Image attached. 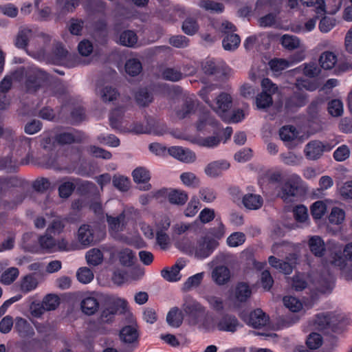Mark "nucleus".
I'll use <instances>...</instances> for the list:
<instances>
[{"label": "nucleus", "mask_w": 352, "mask_h": 352, "mask_svg": "<svg viewBox=\"0 0 352 352\" xmlns=\"http://www.w3.org/2000/svg\"><path fill=\"white\" fill-rule=\"evenodd\" d=\"M47 80V74L34 66L21 67L11 76H6L0 82V94H6L10 89L12 80L21 82L27 92H34Z\"/></svg>", "instance_id": "obj_1"}, {"label": "nucleus", "mask_w": 352, "mask_h": 352, "mask_svg": "<svg viewBox=\"0 0 352 352\" xmlns=\"http://www.w3.org/2000/svg\"><path fill=\"white\" fill-rule=\"evenodd\" d=\"M127 308V302L124 298L116 296L107 297L104 305L93 324L92 331L97 335L108 334L111 330V326L115 322L116 315L124 314Z\"/></svg>", "instance_id": "obj_2"}, {"label": "nucleus", "mask_w": 352, "mask_h": 352, "mask_svg": "<svg viewBox=\"0 0 352 352\" xmlns=\"http://www.w3.org/2000/svg\"><path fill=\"white\" fill-rule=\"evenodd\" d=\"M329 256L328 260L323 264L324 267L338 268L342 276L346 280H352V242L347 243L342 256V245L336 241H330L328 246Z\"/></svg>", "instance_id": "obj_3"}, {"label": "nucleus", "mask_w": 352, "mask_h": 352, "mask_svg": "<svg viewBox=\"0 0 352 352\" xmlns=\"http://www.w3.org/2000/svg\"><path fill=\"white\" fill-rule=\"evenodd\" d=\"M309 283L305 280L303 274H297L292 279V287L296 291H301L308 287L313 295L330 292L333 287V278L328 272L327 275H311L308 277Z\"/></svg>", "instance_id": "obj_4"}, {"label": "nucleus", "mask_w": 352, "mask_h": 352, "mask_svg": "<svg viewBox=\"0 0 352 352\" xmlns=\"http://www.w3.org/2000/svg\"><path fill=\"white\" fill-rule=\"evenodd\" d=\"M214 89V86L206 87L200 91L199 95L223 120H227L228 118V111L230 110L232 105V97L229 94L222 92L217 95L212 102L210 98H212V92Z\"/></svg>", "instance_id": "obj_5"}, {"label": "nucleus", "mask_w": 352, "mask_h": 352, "mask_svg": "<svg viewBox=\"0 0 352 352\" xmlns=\"http://www.w3.org/2000/svg\"><path fill=\"white\" fill-rule=\"evenodd\" d=\"M315 324L318 329H330L334 333H339L344 330L346 321L341 315L333 313H322L317 315Z\"/></svg>", "instance_id": "obj_6"}, {"label": "nucleus", "mask_w": 352, "mask_h": 352, "mask_svg": "<svg viewBox=\"0 0 352 352\" xmlns=\"http://www.w3.org/2000/svg\"><path fill=\"white\" fill-rule=\"evenodd\" d=\"M218 245L219 242L216 239L205 236L197 241L195 248L186 249L185 251L199 259H204L208 257Z\"/></svg>", "instance_id": "obj_7"}, {"label": "nucleus", "mask_w": 352, "mask_h": 352, "mask_svg": "<svg viewBox=\"0 0 352 352\" xmlns=\"http://www.w3.org/2000/svg\"><path fill=\"white\" fill-rule=\"evenodd\" d=\"M182 311L188 323L195 326L198 323L199 316L206 312V307L195 299L187 298L182 305Z\"/></svg>", "instance_id": "obj_8"}, {"label": "nucleus", "mask_w": 352, "mask_h": 352, "mask_svg": "<svg viewBox=\"0 0 352 352\" xmlns=\"http://www.w3.org/2000/svg\"><path fill=\"white\" fill-rule=\"evenodd\" d=\"M40 248L45 252L69 250L67 241L63 239H54L52 234L45 232L38 238Z\"/></svg>", "instance_id": "obj_9"}, {"label": "nucleus", "mask_w": 352, "mask_h": 352, "mask_svg": "<svg viewBox=\"0 0 352 352\" xmlns=\"http://www.w3.org/2000/svg\"><path fill=\"white\" fill-rule=\"evenodd\" d=\"M333 146L334 144H331L329 142L314 140L305 145L304 153L308 160H316L322 155L324 152L331 151Z\"/></svg>", "instance_id": "obj_10"}, {"label": "nucleus", "mask_w": 352, "mask_h": 352, "mask_svg": "<svg viewBox=\"0 0 352 352\" xmlns=\"http://www.w3.org/2000/svg\"><path fill=\"white\" fill-rule=\"evenodd\" d=\"M202 70L207 75H214L217 77L227 76L230 73V69L220 60H206L202 63Z\"/></svg>", "instance_id": "obj_11"}, {"label": "nucleus", "mask_w": 352, "mask_h": 352, "mask_svg": "<svg viewBox=\"0 0 352 352\" xmlns=\"http://www.w3.org/2000/svg\"><path fill=\"white\" fill-rule=\"evenodd\" d=\"M94 184L87 181H81L78 179H70L62 182L58 188L59 195L63 198L69 197L75 187L82 190H90Z\"/></svg>", "instance_id": "obj_12"}, {"label": "nucleus", "mask_w": 352, "mask_h": 352, "mask_svg": "<svg viewBox=\"0 0 352 352\" xmlns=\"http://www.w3.org/2000/svg\"><path fill=\"white\" fill-rule=\"evenodd\" d=\"M78 241L84 247H87L92 243L98 242L100 240L96 232V230L92 226L84 224L82 225L77 234Z\"/></svg>", "instance_id": "obj_13"}, {"label": "nucleus", "mask_w": 352, "mask_h": 352, "mask_svg": "<svg viewBox=\"0 0 352 352\" xmlns=\"http://www.w3.org/2000/svg\"><path fill=\"white\" fill-rule=\"evenodd\" d=\"M230 167L226 160H218L209 162L204 168V173L210 178H217Z\"/></svg>", "instance_id": "obj_14"}, {"label": "nucleus", "mask_w": 352, "mask_h": 352, "mask_svg": "<svg viewBox=\"0 0 352 352\" xmlns=\"http://www.w3.org/2000/svg\"><path fill=\"white\" fill-rule=\"evenodd\" d=\"M186 265V261L179 259L176 263L170 267H165L161 271L162 278L168 282H177L182 278L180 271Z\"/></svg>", "instance_id": "obj_15"}, {"label": "nucleus", "mask_w": 352, "mask_h": 352, "mask_svg": "<svg viewBox=\"0 0 352 352\" xmlns=\"http://www.w3.org/2000/svg\"><path fill=\"white\" fill-rule=\"evenodd\" d=\"M132 176L140 190L147 191L151 188V185L149 184L151 174L146 168L144 167L136 168L132 172Z\"/></svg>", "instance_id": "obj_16"}, {"label": "nucleus", "mask_w": 352, "mask_h": 352, "mask_svg": "<svg viewBox=\"0 0 352 352\" xmlns=\"http://www.w3.org/2000/svg\"><path fill=\"white\" fill-rule=\"evenodd\" d=\"M280 137L287 146H294L302 142L299 131L292 126H285L280 129Z\"/></svg>", "instance_id": "obj_17"}, {"label": "nucleus", "mask_w": 352, "mask_h": 352, "mask_svg": "<svg viewBox=\"0 0 352 352\" xmlns=\"http://www.w3.org/2000/svg\"><path fill=\"white\" fill-rule=\"evenodd\" d=\"M217 330L226 332L234 333L240 326V324L234 316L225 314L218 317Z\"/></svg>", "instance_id": "obj_18"}, {"label": "nucleus", "mask_w": 352, "mask_h": 352, "mask_svg": "<svg viewBox=\"0 0 352 352\" xmlns=\"http://www.w3.org/2000/svg\"><path fill=\"white\" fill-rule=\"evenodd\" d=\"M168 153L173 157L186 163H191L196 160V155L193 151L181 146H171L168 148Z\"/></svg>", "instance_id": "obj_19"}, {"label": "nucleus", "mask_w": 352, "mask_h": 352, "mask_svg": "<svg viewBox=\"0 0 352 352\" xmlns=\"http://www.w3.org/2000/svg\"><path fill=\"white\" fill-rule=\"evenodd\" d=\"M269 322V318L260 309L252 311L248 319V324L254 328H261Z\"/></svg>", "instance_id": "obj_20"}, {"label": "nucleus", "mask_w": 352, "mask_h": 352, "mask_svg": "<svg viewBox=\"0 0 352 352\" xmlns=\"http://www.w3.org/2000/svg\"><path fill=\"white\" fill-rule=\"evenodd\" d=\"M80 308L85 314L91 316L98 310L99 302L93 295L86 296L80 302Z\"/></svg>", "instance_id": "obj_21"}, {"label": "nucleus", "mask_w": 352, "mask_h": 352, "mask_svg": "<svg viewBox=\"0 0 352 352\" xmlns=\"http://www.w3.org/2000/svg\"><path fill=\"white\" fill-rule=\"evenodd\" d=\"M308 246L311 252L317 257L324 256L326 248L323 239L319 236H311L308 241Z\"/></svg>", "instance_id": "obj_22"}, {"label": "nucleus", "mask_w": 352, "mask_h": 352, "mask_svg": "<svg viewBox=\"0 0 352 352\" xmlns=\"http://www.w3.org/2000/svg\"><path fill=\"white\" fill-rule=\"evenodd\" d=\"M212 279L218 285H225L230 278V272L226 266H218L212 272Z\"/></svg>", "instance_id": "obj_23"}, {"label": "nucleus", "mask_w": 352, "mask_h": 352, "mask_svg": "<svg viewBox=\"0 0 352 352\" xmlns=\"http://www.w3.org/2000/svg\"><path fill=\"white\" fill-rule=\"evenodd\" d=\"M217 321L218 317L207 316L204 318H199L198 323H197L195 326L203 332H213L217 330Z\"/></svg>", "instance_id": "obj_24"}, {"label": "nucleus", "mask_w": 352, "mask_h": 352, "mask_svg": "<svg viewBox=\"0 0 352 352\" xmlns=\"http://www.w3.org/2000/svg\"><path fill=\"white\" fill-rule=\"evenodd\" d=\"M329 199L315 201L311 206V214L315 220H320L327 213V206L331 204Z\"/></svg>", "instance_id": "obj_25"}, {"label": "nucleus", "mask_w": 352, "mask_h": 352, "mask_svg": "<svg viewBox=\"0 0 352 352\" xmlns=\"http://www.w3.org/2000/svg\"><path fill=\"white\" fill-rule=\"evenodd\" d=\"M107 221L109 232L111 234L116 235L122 230L124 225V214H120L117 217L107 214Z\"/></svg>", "instance_id": "obj_26"}, {"label": "nucleus", "mask_w": 352, "mask_h": 352, "mask_svg": "<svg viewBox=\"0 0 352 352\" xmlns=\"http://www.w3.org/2000/svg\"><path fill=\"white\" fill-rule=\"evenodd\" d=\"M283 301L285 307L292 312H304L311 307H307V305H303L300 300L292 296H285Z\"/></svg>", "instance_id": "obj_27"}, {"label": "nucleus", "mask_w": 352, "mask_h": 352, "mask_svg": "<svg viewBox=\"0 0 352 352\" xmlns=\"http://www.w3.org/2000/svg\"><path fill=\"white\" fill-rule=\"evenodd\" d=\"M96 94L104 102L113 101L118 96L116 89L109 85L98 87Z\"/></svg>", "instance_id": "obj_28"}, {"label": "nucleus", "mask_w": 352, "mask_h": 352, "mask_svg": "<svg viewBox=\"0 0 352 352\" xmlns=\"http://www.w3.org/2000/svg\"><path fill=\"white\" fill-rule=\"evenodd\" d=\"M243 204L248 209L257 210L262 206L263 200L259 195L248 193L243 197Z\"/></svg>", "instance_id": "obj_29"}, {"label": "nucleus", "mask_w": 352, "mask_h": 352, "mask_svg": "<svg viewBox=\"0 0 352 352\" xmlns=\"http://www.w3.org/2000/svg\"><path fill=\"white\" fill-rule=\"evenodd\" d=\"M104 248H92L85 255L86 261L89 265L97 266L102 263L104 260L103 250Z\"/></svg>", "instance_id": "obj_30"}, {"label": "nucleus", "mask_w": 352, "mask_h": 352, "mask_svg": "<svg viewBox=\"0 0 352 352\" xmlns=\"http://www.w3.org/2000/svg\"><path fill=\"white\" fill-rule=\"evenodd\" d=\"M192 143L197 144L199 146L206 147L208 148H213L217 147L221 140L217 135L210 137H195L191 140Z\"/></svg>", "instance_id": "obj_31"}, {"label": "nucleus", "mask_w": 352, "mask_h": 352, "mask_svg": "<svg viewBox=\"0 0 352 352\" xmlns=\"http://www.w3.org/2000/svg\"><path fill=\"white\" fill-rule=\"evenodd\" d=\"M305 103L306 96L302 93L296 92L287 100L285 109L287 111H294L300 107L304 106Z\"/></svg>", "instance_id": "obj_32"}, {"label": "nucleus", "mask_w": 352, "mask_h": 352, "mask_svg": "<svg viewBox=\"0 0 352 352\" xmlns=\"http://www.w3.org/2000/svg\"><path fill=\"white\" fill-rule=\"evenodd\" d=\"M338 62L337 56L332 52H324L321 54L319 58L320 67L324 69L329 70L333 69Z\"/></svg>", "instance_id": "obj_33"}, {"label": "nucleus", "mask_w": 352, "mask_h": 352, "mask_svg": "<svg viewBox=\"0 0 352 352\" xmlns=\"http://www.w3.org/2000/svg\"><path fill=\"white\" fill-rule=\"evenodd\" d=\"M15 330L20 336L27 337L34 333V330L30 324L24 318L18 317L15 320Z\"/></svg>", "instance_id": "obj_34"}, {"label": "nucleus", "mask_w": 352, "mask_h": 352, "mask_svg": "<svg viewBox=\"0 0 352 352\" xmlns=\"http://www.w3.org/2000/svg\"><path fill=\"white\" fill-rule=\"evenodd\" d=\"M184 318V312L177 307L171 309L167 314L166 321L173 327H179Z\"/></svg>", "instance_id": "obj_35"}, {"label": "nucleus", "mask_w": 352, "mask_h": 352, "mask_svg": "<svg viewBox=\"0 0 352 352\" xmlns=\"http://www.w3.org/2000/svg\"><path fill=\"white\" fill-rule=\"evenodd\" d=\"M210 309L220 312L224 309L225 302L223 298L214 294H207L204 297Z\"/></svg>", "instance_id": "obj_36"}, {"label": "nucleus", "mask_w": 352, "mask_h": 352, "mask_svg": "<svg viewBox=\"0 0 352 352\" xmlns=\"http://www.w3.org/2000/svg\"><path fill=\"white\" fill-rule=\"evenodd\" d=\"M170 203L175 205H184L188 200V194L181 190H170L167 195Z\"/></svg>", "instance_id": "obj_37"}, {"label": "nucleus", "mask_w": 352, "mask_h": 352, "mask_svg": "<svg viewBox=\"0 0 352 352\" xmlns=\"http://www.w3.org/2000/svg\"><path fill=\"white\" fill-rule=\"evenodd\" d=\"M302 60V58L297 60L296 61H294V60H285L282 58H276L272 60L270 63V67L271 69L274 73H279L282 72L283 70L289 67L292 66L294 63L299 62Z\"/></svg>", "instance_id": "obj_38"}, {"label": "nucleus", "mask_w": 352, "mask_h": 352, "mask_svg": "<svg viewBox=\"0 0 352 352\" xmlns=\"http://www.w3.org/2000/svg\"><path fill=\"white\" fill-rule=\"evenodd\" d=\"M345 211L339 207H333L328 216L329 223L331 225L340 226L345 220Z\"/></svg>", "instance_id": "obj_39"}, {"label": "nucleus", "mask_w": 352, "mask_h": 352, "mask_svg": "<svg viewBox=\"0 0 352 352\" xmlns=\"http://www.w3.org/2000/svg\"><path fill=\"white\" fill-rule=\"evenodd\" d=\"M120 339L126 343H131L138 338V332L135 326L128 325L122 329L120 333Z\"/></svg>", "instance_id": "obj_40"}, {"label": "nucleus", "mask_w": 352, "mask_h": 352, "mask_svg": "<svg viewBox=\"0 0 352 352\" xmlns=\"http://www.w3.org/2000/svg\"><path fill=\"white\" fill-rule=\"evenodd\" d=\"M186 102L176 111V115L178 118L183 119L190 116L193 111L195 106V101L192 98H188L186 100Z\"/></svg>", "instance_id": "obj_41"}, {"label": "nucleus", "mask_w": 352, "mask_h": 352, "mask_svg": "<svg viewBox=\"0 0 352 352\" xmlns=\"http://www.w3.org/2000/svg\"><path fill=\"white\" fill-rule=\"evenodd\" d=\"M252 294L249 286L245 283H239L236 285L234 290V296L236 300L245 302L250 297Z\"/></svg>", "instance_id": "obj_42"}, {"label": "nucleus", "mask_w": 352, "mask_h": 352, "mask_svg": "<svg viewBox=\"0 0 352 352\" xmlns=\"http://www.w3.org/2000/svg\"><path fill=\"white\" fill-rule=\"evenodd\" d=\"M118 42L124 46L131 47L137 43L138 36L133 31H124L120 34Z\"/></svg>", "instance_id": "obj_43"}, {"label": "nucleus", "mask_w": 352, "mask_h": 352, "mask_svg": "<svg viewBox=\"0 0 352 352\" xmlns=\"http://www.w3.org/2000/svg\"><path fill=\"white\" fill-rule=\"evenodd\" d=\"M180 179L184 185L189 188H197L200 184L199 178L192 172H185L180 175Z\"/></svg>", "instance_id": "obj_44"}, {"label": "nucleus", "mask_w": 352, "mask_h": 352, "mask_svg": "<svg viewBox=\"0 0 352 352\" xmlns=\"http://www.w3.org/2000/svg\"><path fill=\"white\" fill-rule=\"evenodd\" d=\"M199 196L201 201L205 203L210 204L216 200L217 195L216 190L213 188L205 186L199 189Z\"/></svg>", "instance_id": "obj_45"}, {"label": "nucleus", "mask_w": 352, "mask_h": 352, "mask_svg": "<svg viewBox=\"0 0 352 352\" xmlns=\"http://www.w3.org/2000/svg\"><path fill=\"white\" fill-rule=\"evenodd\" d=\"M280 43L284 48L293 50L300 47V41L296 36L284 34L280 38Z\"/></svg>", "instance_id": "obj_46"}, {"label": "nucleus", "mask_w": 352, "mask_h": 352, "mask_svg": "<svg viewBox=\"0 0 352 352\" xmlns=\"http://www.w3.org/2000/svg\"><path fill=\"white\" fill-rule=\"evenodd\" d=\"M38 282L35 277L28 275L23 277L20 283V289L24 293H28L37 287Z\"/></svg>", "instance_id": "obj_47"}, {"label": "nucleus", "mask_w": 352, "mask_h": 352, "mask_svg": "<svg viewBox=\"0 0 352 352\" xmlns=\"http://www.w3.org/2000/svg\"><path fill=\"white\" fill-rule=\"evenodd\" d=\"M294 216L297 222L307 226L309 223L307 208L302 205L297 206L294 209Z\"/></svg>", "instance_id": "obj_48"}, {"label": "nucleus", "mask_w": 352, "mask_h": 352, "mask_svg": "<svg viewBox=\"0 0 352 352\" xmlns=\"http://www.w3.org/2000/svg\"><path fill=\"white\" fill-rule=\"evenodd\" d=\"M299 247L298 244H292L286 241L275 243L272 247L273 253L279 256H283V253L287 252L292 250H296Z\"/></svg>", "instance_id": "obj_49"}, {"label": "nucleus", "mask_w": 352, "mask_h": 352, "mask_svg": "<svg viewBox=\"0 0 352 352\" xmlns=\"http://www.w3.org/2000/svg\"><path fill=\"white\" fill-rule=\"evenodd\" d=\"M65 228L63 219L59 217H55L50 223L46 232L50 234L57 235L60 234Z\"/></svg>", "instance_id": "obj_50"}, {"label": "nucleus", "mask_w": 352, "mask_h": 352, "mask_svg": "<svg viewBox=\"0 0 352 352\" xmlns=\"http://www.w3.org/2000/svg\"><path fill=\"white\" fill-rule=\"evenodd\" d=\"M327 109L331 116H341L344 111L343 103L339 99L332 100L328 103Z\"/></svg>", "instance_id": "obj_51"}, {"label": "nucleus", "mask_w": 352, "mask_h": 352, "mask_svg": "<svg viewBox=\"0 0 352 352\" xmlns=\"http://www.w3.org/2000/svg\"><path fill=\"white\" fill-rule=\"evenodd\" d=\"M317 18L310 19L306 21L303 25H294L292 27V31L299 33L305 34L312 31L316 24Z\"/></svg>", "instance_id": "obj_52"}, {"label": "nucleus", "mask_w": 352, "mask_h": 352, "mask_svg": "<svg viewBox=\"0 0 352 352\" xmlns=\"http://www.w3.org/2000/svg\"><path fill=\"white\" fill-rule=\"evenodd\" d=\"M240 42V38L237 34H228L223 40V47L226 50H234L238 47Z\"/></svg>", "instance_id": "obj_53"}, {"label": "nucleus", "mask_w": 352, "mask_h": 352, "mask_svg": "<svg viewBox=\"0 0 352 352\" xmlns=\"http://www.w3.org/2000/svg\"><path fill=\"white\" fill-rule=\"evenodd\" d=\"M19 272L16 267H10L1 276V282L4 285H10L19 276Z\"/></svg>", "instance_id": "obj_54"}, {"label": "nucleus", "mask_w": 352, "mask_h": 352, "mask_svg": "<svg viewBox=\"0 0 352 352\" xmlns=\"http://www.w3.org/2000/svg\"><path fill=\"white\" fill-rule=\"evenodd\" d=\"M119 260L122 265L131 266L135 263L136 258L134 253L129 249H124L119 253Z\"/></svg>", "instance_id": "obj_55"}, {"label": "nucleus", "mask_w": 352, "mask_h": 352, "mask_svg": "<svg viewBox=\"0 0 352 352\" xmlns=\"http://www.w3.org/2000/svg\"><path fill=\"white\" fill-rule=\"evenodd\" d=\"M287 261H283L279 271L285 274H289L292 273L294 265L296 264L298 260V255L296 254H290L286 258Z\"/></svg>", "instance_id": "obj_56"}, {"label": "nucleus", "mask_w": 352, "mask_h": 352, "mask_svg": "<svg viewBox=\"0 0 352 352\" xmlns=\"http://www.w3.org/2000/svg\"><path fill=\"white\" fill-rule=\"evenodd\" d=\"M170 226V219L167 215H162L155 220V232H167Z\"/></svg>", "instance_id": "obj_57"}, {"label": "nucleus", "mask_w": 352, "mask_h": 352, "mask_svg": "<svg viewBox=\"0 0 352 352\" xmlns=\"http://www.w3.org/2000/svg\"><path fill=\"white\" fill-rule=\"evenodd\" d=\"M205 273L199 272L193 276H190L184 283L183 287L185 290H190L193 287H196L201 283Z\"/></svg>", "instance_id": "obj_58"}, {"label": "nucleus", "mask_w": 352, "mask_h": 352, "mask_svg": "<svg viewBox=\"0 0 352 352\" xmlns=\"http://www.w3.org/2000/svg\"><path fill=\"white\" fill-rule=\"evenodd\" d=\"M296 72L302 71L303 74L309 77L318 76L320 72V69L315 63H310L300 66L295 70Z\"/></svg>", "instance_id": "obj_59"}, {"label": "nucleus", "mask_w": 352, "mask_h": 352, "mask_svg": "<svg viewBox=\"0 0 352 352\" xmlns=\"http://www.w3.org/2000/svg\"><path fill=\"white\" fill-rule=\"evenodd\" d=\"M199 30L197 22L192 18L188 17L183 22L182 30L188 35H194Z\"/></svg>", "instance_id": "obj_60"}, {"label": "nucleus", "mask_w": 352, "mask_h": 352, "mask_svg": "<svg viewBox=\"0 0 352 352\" xmlns=\"http://www.w3.org/2000/svg\"><path fill=\"white\" fill-rule=\"evenodd\" d=\"M125 70L131 76H136L142 71L141 63L135 59H129L125 64Z\"/></svg>", "instance_id": "obj_61"}, {"label": "nucleus", "mask_w": 352, "mask_h": 352, "mask_svg": "<svg viewBox=\"0 0 352 352\" xmlns=\"http://www.w3.org/2000/svg\"><path fill=\"white\" fill-rule=\"evenodd\" d=\"M272 104V98L270 94L262 91L256 98V104L258 109H265Z\"/></svg>", "instance_id": "obj_62"}, {"label": "nucleus", "mask_w": 352, "mask_h": 352, "mask_svg": "<svg viewBox=\"0 0 352 352\" xmlns=\"http://www.w3.org/2000/svg\"><path fill=\"white\" fill-rule=\"evenodd\" d=\"M113 184L116 188L122 192L127 191L131 186L129 179L122 175L115 176Z\"/></svg>", "instance_id": "obj_63"}, {"label": "nucleus", "mask_w": 352, "mask_h": 352, "mask_svg": "<svg viewBox=\"0 0 352 352\" xmlns=\"http://www.w3.org/2000/svg\"><path fill=\"white\" fill-rule=\"evenodd\" d=\"M76 276L78 280L83 284L90 283L94 277L93 272L87 267L80 268Z\"/></svg>", "instance_id": "obj_64"}]
</instances>
